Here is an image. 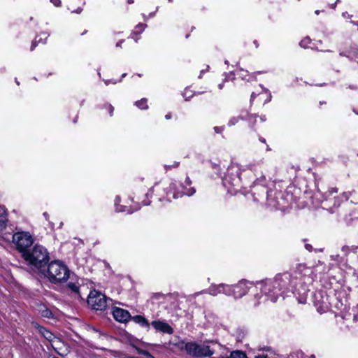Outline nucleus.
Returning a JSON list of instances; mask_svg holds the SVG:
<instances>
[{
    "label": "nucleus",
    "mask_w": 358,
    "mask_h": 358,
    "mask_svg": "<svg viewBox=\"0 0 358 358\" xmlns=\"http://www.w3.org/2000/svg\"><path fill=\"white\" fill-rule=\"evenodd\" d=\"M265 167L263 160L253 162L247 166V169L242 167L238 164H234L229 166L227 173L222 180L224 186L228 189V192L234 194L236 192V188L241 186V175L247 170L257 173Z\"/></svg>",
    "instance_id": "obj_1"
},
{
    "label": "nucleus",
    "mask_w": 358,
    "mask_h": 358,
    "mask_svg": "<svg viewBox=\"0 0 358 358\" xmlns=\"http://www.w3.org/2000/svg\"><path fill=\"white\" fill-rule=\"evenodd\" d=\"M290 275L288 273L279 275L274 279H268L257 283L262 292L271 301L275 302L282 295V289L288 288Z\"/></svg>",
    "instance_id": "obj_2"
},
{
    "label": "nucleus",
    "mask_w": 358,
    "mask_h": 358,
    "mask_svg": "<svg viewBox=\"0 0 358 358\" xmlns=\"http://www.w3.org/2000/svg\"><path fill=\"white\" fill-rule=\"evenodd\" d=\"M22 257L33 269L39 270L48 264L49 253L45 248L36 244L31 250L24 252Z\"/></svg>",
    "instance_id": "obj_3"
},
{
    "label": "nucleus",
    "mask_w": 358,
    "mask_h": 358,
    "mask_svg": "<svg viewBox=\"0 0 358 358\" xmlns=\"http://www.w3.org/2000/svg\"><path fill=\"white\" fill-rule=\"evenodd\" d=\"M266 181L265 176H262L257 178L252 187V194L255 200L260 201L262 198H265L267 201V205L273 208H280L279 202L276 201L275 198H273V191H268L265 185L262 184Z\"/></svg>",
    "instance_id": "obj_4"
},
{
    "label": "nucleus",
    "mask_w": 358,
    "mask_h": 358,
    "mask_svg": "<svg viewBox=\"0 0 358 358\" xmlns=\"http://www.w3.org/2000/svg\"><path fill=\"white\" fill-rule=\"evenodd\" d=\"M192 181L189 177H187L185 180V184H178L176 182H173L169 184L166 192L168 201L171 199H178L183 195L192 196L195 193V189L190 187Z\"/></svg>",
    "instance_id": "obj_5"
},
{
    "label": "nucleus",
    "mask_w": 358,
    "mask_h": 358,
    "mask_svg": "<svg viewBox=\"0 0 358 358\" xmlns=\"http://www.w3.org/2000/svg\"><path fill=\"white\" fill-rule=\"evenodd\" d=\"M70 271L68 267L59 261H53L48 266V278L52 282L66 281Z\"/></svg>",
    "instance_id": "obj_6"
},
{
    "label": "nucleus",
    "mask_w": 358,
    "mask_h": 358,
    "mask_svg": "<svg viewBox=\"0 0 358 358\" xmlns=\"http://www.w3.org/2000/svg\"><path fill=\"white\" fill-rule=\"evenodd\" d=\"M180 350H185L189 355L195 357H210L214 353V350L209 345L196 342L181 343Z\"/></svg>",
    "instance_id": "obj_7"
},
{
    "label": "nucleus",
    "mask_w": 358,
    "mask_h": 358,
    "mask_svg": "<svg viewBox=\"0 0 358 358\" xmlns=\"http://www.w3.org/2000/svg\"><path fill=\"white\" fill-rule=\"evenodd\" d=\"M13 241L22 255L24 252L29 251L27 248L33 244L34 238L29 232L20 231L13 234Z\"/></svg>",
    "instance_id": "obj_8"
},
{
    "label": "nucleus",
    "mask_w": 358,
    "mask_h": 358,
    "mask_svg": "<svg viewBox=\"0 0 358 358\" xmlns=\"http://www.w3.org/2000/svg\"><path fill=\"white\" fill-rule=\"evenodd\" d=\"M87 303L94 310H103L107 307V298L102 293L92 290L88 295Z\"/></svg>",
    "instance_id": "obj_9"
},
{
    "label": "nucleus",
    "mask_w": 358,
    "mask_h": 358,
    "mask_svg": "<svg viewBox=\"0 0 358 358\" xmlns=\"http://www.w3.org/2000/svg\"><path fill=\"white\" fill-rule=\"evenodd\" d=\"M253 287L252 282L242 280L237 284L234 285V297L235 299L241 298L245 295L250 288Z\"/></svg>",
    "instance_id": "obj_10"
},
{
    "label": "nucleus",
    "mask_w": 358,
    "mask_h": 358,
    "mask_svg": "<svg viewBox=\"0 0 358 358\" xmlns=\"http://www.w3.org/2000/svg\"><path fill=\"white\" fill-rule=\"evenodd\" d=\"M349 194L347 193L343 194L341 196L338 197H334L333 199H329L326 201L323 202V208H327L331 213H334L336 209L340 206L341 201L349 199Z\"/></svg>",
    "instance_id": "obj_11"
},
{
    "label": "nucleus",
    "mask_w": 358,
    "mask_h": 358,
    "mask_svg": "<svg viewBox=\"0 0 358 358\" xmlns=\"http://www.w3.org/2000/svg\"><path fill=\"white\" fill-rule=\"evenodd\" d=\"M112 313L114 319L119 322H127L131 318L129 312L121 308L114 307Z\"/></svg>",
    "instance_id": "obj_12"
},
{
    "label": "nucleus",
    "mask_w": 358,
    "mask_h": 358,
    "mask_svg": "<svg viewBox=\"0 0 358 358\" xmlns=\"http://www.w3.org/2000/svg\"><path fill=\"white\" fill-rule=\"evenodd\" d=\"M152 326L158 331L171 334L173 333V328L166 322L160 320H155L151 323Z\"/></svg>",
    "instance_id": "obj_13"
},
{
    "label": "nucleus",
    "mask_w": 358,
    "mask_h": 358,
    "mask_svg": "<svg viewBox=\"0 0 358 358\" xmlns=\"http://www.w3.org/2000/svg\"><path fill=\"white\" fill-rule=\"evenodd\" d=\"M222 289V284L215 285L213 284L211 285L208 289L203 290L200 292H196L193 294V296L195 298L197 296H199L200 294H209L213 296H217L219 294H221V289Z\"/></svg>",
    "instance_id": "obj_14"
},
{
    "label": "nucleus",
    "mask_w": 358,
    "mask_h": 358,
    "mask_svg": "<svg viewBox=\"0 0 358 358\" xmlns=\"http://www.w3.org/2000/svg\"><path fill=\"white\" fill-rule=\"evenodd\" d=\"M8 222V213L6 208L0 206V229H4Z\"/></svg>",
    "instance_id": "obj_15"
},
{
    "label": "nucleus",
    "mask_w": 358,
    "mask_h": 358,
    "mask_svg": "<svg viewBox=\"0 0 358 358\" xmlns=\"http://www.w3.org/2000/svg\"><path fill=\"white\" fill-rule=\"evenodd\" d=\"M120 202V196H117L115 199V210L117 212H127L128 213H132L134 210L127 208L125 206H120L119 203Z\"/></svg>",
    "instance_id": "obj_16"
},
{
    "label": "nucleus",
    "mask_w": 358,
    "mask_h": 358,
    "mask_svg": "<svg viewBox=\"0 0 358 358\" xmlns=\"http://www.w3.org/2000/svg\"><path fill=\"white\" fill-rule=\"evenodd\" d=\"M221 294H224L226 296H234V285H227L222 283Z\"/></svg>",
    "instance_id": "obj_17"
},
{
    "label": "nucleus",
    "mask_w": 358,
    "mask_h": 358,
    "mask_svg": "<svg viewBox=\"0 0 358 358\" xmlns=\"http://www.w3.org/2000/svg\"><path fill=\"white\" fill-rule=\"evenodd\" d=\"M133 321L139 324L143 327H149L148 321L141 315H136L132 318Z\"/></svg>",
    "instance_id": "obj_18"
},
{
    "label": "nucleus",
    "mask_w": 358,
    "mask_h": 358,
    "mask_svg": "<svg viewBox=\"0 0 358 358\" xmlns=\"http://www.w3.org/2000/svg\"><path fill=\"white\" fill-rule=\"evenodd\" d=\"M38 330L40 331V333H41L43 334V336L47 339V340H49V341H51L52 337H53V334L48 331L47 329H45L44 327H38Z\"/></svg>",
    "instance_id": "obj_19"
},
{
    "label": "nucleus",
    "mask_w": 358,
    "mask_h": 358,
    "mask_svg": "<svg viewBox=\"0 0 358 358\" xmlns=\"http://www.w3.org/2000/svg\"><path fill=\"white\" fill-rule=\"evenodd\" d=\"M135 105L141 110H146L148 108L146 99H142L135 102Z\"/></svg>",
    "instance_id": "obj_20"
},
{
    "label": "nucleus",
    "mask_w": 358,
    "mask_h": 358,
    "mask_svg": "<svg viewBox=\"0 0 358 358\" xmlns=\"http://www.w3.org/2000/svg\"><path fill=\"white\" fill-rule=\"evenodd\" d=\"M68 287L74 293L79 294V285L77 282H69Z\"/></svg>",
    "instance_id": "obj_21"
},
{
    "label": "nucleus",
    "mask_w": 358,
    "mask_h": 358,
    "mask_svg": "<svg viewBox=\"0 0 358 358\" xmlns=\"http://www.w3.org/2000/svg\"><path fill=\"white\" fill-rule=\"evenodd\" d=\"M358 250V247H354L352 246L351 248L348 246H343L342 248V251L344 252L346 255L350 252L352 251L353 252H356V250Z\"/></svg>",
    "instance_id": "obj_22"
},
{
    "label": "nucleus",
    "mask_w": 358,
    "mask_h": 358,
    "mask_svg": "<svg viewBox=\"0 0 358 358\" xmlns=\"http://www.w3.org/2000/svg\"><path fill=\"white\" fill-rule=\"evenodd\" d=\"M310 43V38L309 37H306L302 39L300 42V45L303 48H307L308 45Z\"/></svg>",
    "instance_id": "obj_23"
},
{
    "label": "nucleus",
    "mask_w": 358,
    "mask_h": 358,
    "mask_svg": "<svg viewBox=\"0 0 358 358\" xmlns=\"http://www.w3.org/2000/svg\"><path fill=\"white\" fill-rule=\"evenodd\" d=\"M315 306H317V311L320 313H322L326 311L327 309V306L324 304H319L317 303H315Z\"/></svg>",
    "instance_id": "obj_24"
},
{
    "label": "nucleus",
    "mask_w": 358,
    "mask_h": 358,
    "mask_svg": "<svg viewBox=\"0 0 358 358\" xmlns=\"http://www.w3.org/2000/svg\"><path fill=\"white\" fill-rule=\"evenodd\" d=\"M238 75L242 78V79H246L247 76H249L248 71H245L243 69H241L238 71Z\"/></svg>",
    "instance_id": "obj_25"
},
{
    "label": "nucleus",
    "mask_w": 358,
    "mask_h": 358,
    "mask_svg": "<svg viewBox=\"0 0 358 358\" xmlns=\"http://www.w3.org/2000/svg\"><path fill=\"white\" fill-rule=\"evenodd\" d=\"M182 96L185 98V101H187V100H189V99L190 97H192L193 96V94H192V92L189 90L185 89L182 94Z\"/></svg>",
    "instance_id": "obj_26"
},
{
    "label": "nucleus",
    "mask_w": 358,
    "mask_h": 358,
    "mask_svg": "<svg viewBox=\"0 0 358 358\" xmlns=\"http://www.w3.org/2000/svg\"><path fill=\"white\" fill-rule=\"evenodd\" d=\"M179 166V162H173L172 164L170 165H164V169L166 171L170 170L173 168H177Z\"/></svg>",
    "instance_id": "obj_27"
},
{
    "label": "nucleus",
    "mask_w": 358,
    "mask_h": 358,
    "mask_svg": "<svg viewBox=\"0 0 358 358\" xmlns=\"http://www.w3.org/2000/svg\"><path fill=\"white\" fill-rule=\"evenodd\" d=\"M44 34V36H45V39H44V41H42V38H39V39H38V41H34V43H32V44H31V50H33L34 49V48L36 47V43L37 42H38V43H39V42H42L43 43H45V41H46V39H47V38H48V36L46 35V34Z\"/></svg>",
    "instance_id": "obj_28"
},
{
    "label": "nucleus",
    "mask_w": 358,
    "mask_h": 358,
    "mask_svg": "<svg viewBox=\"0 0 358 358\" xmlns=\"http://www.w3.org/2000/svg\"><path fill=\"white\" fill-rule=\"evenodd\" d=\"M239 120V117H234L232 118H231L228 122V125L229 126H234L235 125Z\"/></svg>",
    "instance_id": "obj_29"
},
{
    "label": "nucleus",
    "mask_w": 358,
    "mask_h": 358,
    "mask_svg": "<svg viewBox=\"0 0 358 358\" xmlns=\"http://www.w3.org/2000/svg\"><path fill=\"white\" fill-rule=\"evenodd\" d=\"M139 354L143 355L148 358H155L149 352L143 350H138Z\"/></svg>",
    "instance_id": "obj_30"
},
{
    "label": "nucleus",
    "mask_w": 358,
    "mask_h": 358,
    "mask_svg": "<svg viewBox=\"0 0 358 358\" xmlns=\"http://www.w3.org/2000/svg\"><path fill=\"white\" fill-rule=\"evenodd\" d=\"M214 130L217 134H221L223 131L224 128L222 127H215Z\"/></svg>",
    "instance_id": "obj_31"
},
{
    "label": "nucleus",
    "mask_w": 358,
    "mask_h": 358,
    "mask_svg": "<svg viewBox=\"0 0 358 358\" xmlns=\"http://www.w3.org/2000/svg\"><path fill=\"white\" fill-rule=\"evenodd\" d=\"M50 2L54 4V6L59 7L61 6V0H50Z\"/></svg>",
    "instance_id": "obj_32"
},
{
    "label": "nucleus",
    "mask_w": 358,
    "mask_h": 358,
    "mask_svg": "<svg viewBox=\"0 0 358 358\" xmlns=\"http://www.w3.org/2000/svg\"><path fill=\"white\" fill-rule=\"evenodd\" d=\"M146 27V24H139L136 26V29H139L141 31H143Z\"/></svg>",
    "instance_id": "obj_33"
},
{
    "label": "nucleus",
    "mask_w": 358,
    "mask_h": 358,
    "mask_svg": "<svg viewBox=\"0 0 358 358\" xmlns=\"http://www.w3.org/2000/svg\"><path fill=\"white\" fill-rule=\"evenodd\" d=\"M106 109L109 112L110 115H112L113 113L114 108L111 105H108Z\"/></svg>",
    "instance_id": "obj_34"
},
{
    "label": "nucleus",
    "mask_w": 358,
    "mask_h": 358,
    "mask_svg": "<svg viewBox=\"0 0 358 358\" xmlns=\"http://www.w3.org/2000/svg\"><path fill=\"white\" fill-rule=\"evenodd\" d=\"M331 259H332V260H334V261H337V262H338V261L340 260V257H339V255H332V256H331Z\"/></svg>",
    "instance_id": "obj_35"
},
{
    "label": "nucleus",
    "mask_w": 358,
    "mask_h": 358,
    "mask_svg": "<svg viewBox=\"0 0 358 358\" xmlns=\"http://www.w3.org/2000/svg\"><path fill=\"white\" fill-rule=\"evenodd\" d=\"M104 83H105V84L106 85H108L110 83H113V84L117 83L116 81H112V80H106L104 81Z\"/></svg>",
    "instance_id": "obj_36"
},
{
    "label": "nucleus",
    "mask_w": 358,
    "mask_h": 358,
    "mask_svg": "<svg viewBox=\"0 0 358 358\" xmlns=\"http://www.w3.org/2000/svg\"><path fill=\"white\" fill-rule=\"evenodd\" d=\"M337 192V189H335V188H331L329 191V194L330 195H332L334 193H336Z\"/></svg>",
    "instance_id": "obj_37"
},
{
    "label": "nucleus",
    "mask_w": 358,
    "mask_h": 358,
    "mask_svg": "<svg viewBox=\"0 0 358 358\" xmlns=\"http://www.w3.org/2000/svg\"><path fill=\"white\" fill-rule=\"evenodd\" d=\"M181 343H185L183 341H180L178 343H173L175 346L178 347L180 349Z\"/></svg>",
    "instance_id": "obj_38"
},
{
    "label": "nucleus",
    "mask_w": 358,
    "mask_h": 358,
    "mask_svg": "<svg viewBox=\"0 0 358 358\" xmlns=\"http://www.w3.org/2000/svg\"><path fill=\"white\" fill-rule=\"evenodd\" d=\"M82 8H77L76 10H71L72 13H80L81 11H82Z\"/></svg>",
    "instance_id": "obj_39"
},
{
    "label": "nucleus",
    "mask_w": 358,
    "mask_h": 358,
    "mask_svg": "<svg viewBox=\"0 0 358 358\" xmlns=\"http://www.w3.org/2000/svg\"><path fill=\"white\" fill-rule=\"evenodd\" d=\"M306 248L308 250V251H311L312 250V246L309 244H306Z\"/></svg>",
    "instance_id": "obj_40"
},
{
    "label": "nucleus",
    "mask_w": 358,
    "mask_h": 358,
    "mask_svg": "<svg viewBox=\"0 0 358 358\" xmlns=\"http://www.w3.org/2000/svg\"><path fill=\"white\" fill-rule=\"evenodd\" d=\"M255 96H256L255 93L252 92L251 94V97H250V102H252L254 100Z\"/></svg>",
    "instance_id": "obj_41"
},
{
    "label": "nucleus",
    "mask_w": 358,
    "mask_h": 358,
    "mask_svg": "<svg viewBox=\"0 0 358 358\" xmlns=\"http://www.w3.org/2000/svg\"><path fill=\"white\" fill-rule=\"evenodd\" d=\"M162 296H163V294H159V293L155 294V297H156L157 299H159L160 297H162Z\"/></svg>",
    "instance_id": "obj_42"
},
{
    "label": "nucleus",
    "mask_w": 358,
    "mask_h": 358,
    "mask_svg": "<svg viewBox=\"0 0 358 358\" xmlns=\"http://www.w3.org/2000/svg\"><path fill=\"white\" fill-rule=\"evenodd\" d=\"M122 42H123V41H120L119 42H117L116 43V47H121Z\"/></svg>",
    "instance_id": "obj_43"
},
{
    "label": "nucleus",
    "mask_w": 358,
    "mask_h": 358,
    "mask_svg": "<svg viewBox=\"0 0 358 358\" xmlns=\"http://www.w3.org/2000/svg\"><path fill=\"white\" fill-rule=\"evenodd\" d=\"M127 1L130 4L134 3V0H127Z\"/></svg>",
    "instance_id": "obj_44"
},
{
    "label": "nucleus",
    "mask_w": 358,
    "mask_h": 358,
    "mask_svg": "<svg viewBox=\"0 0 358 358\" xmlns=\"http://www.w3.org/2000/svg\"><path fill=\"white\" fill-rule=\"evenodd\" d=\"M166 119H170L171 118V115L168 114L166 115Z\"/></svg>",
    "instance_id": "obj_45"
},
{
    "label": "nucleus",
    "mask_w": 358,
    "mask_h": 358,
    "mask_svg": "<svg viewBox=\"0 0 358 358\" xmlns=\"http://www.w3.org/2000/svg\"><path fill=\"white\" fill-rule=\"evenodd\" d=\"M43 215L45 217L46 219L48 218V215L47 213H44Z\"/></svg>",
    "instance_id": "obj_46"
},
{
    "label": "nucleus",
    "mask_w": 358,
    "mask_h": 358,
    "mask_svg": "<svg viewBox=\"0 0 358 358\" xmlns=\"http://www.w3.org/2000/svg\"><path fill=\"white\" fill-rule=\"evenodd\" d=\"M155 15V13H152L149 15L150 17H153Z\"/></svg>",
    "instance_id": "obj_47"
},
{
    "label": "nucleus",
    "mask_w": 358,
    "mask_h": 358,
    "mask_svg": "<svg viewBox=\"0 0 358 358\" xmlns=\"http://www.w3.org/2000/svg\"><path fill=\"white\" fill-rule=\"evenodd\" d=\"M218 87H219V88H220V89H222V87H223V85H222V84H220V85H218Z\"/></svg>",
    "instance_id": "obj_48"
},
{
    "label": "nucleus",
    "mask_w": 358,
    "mask_h": 358,
    "mask_svg": "<svg viewBox=\"0 0 358 358\" xmlns=\"http://www.w3.org/2000/svg\"><path fill=\"white\" fill-rule=\"evenodd\" d=\"M48 314L51 315V313H50L49 311H48V310H47V313H46L45 316L49 317V316H48Z\"/></svg>",
    "instance_id": "obj_49"
},
{
    "label": "nucleus",
    "mask_w": 358,
    "mask_h": 358,
    "mask_svg": "<svg viewBox=\"0 0 358 358\" xmlns=\"http://www.w3.org/2000/svg\"><path fill=\"white\" fill-rule=\"evenodd\" d=\"M255 358H266V357H264V356H257V357H256Z\"/></svg>",
    "instance_id": "obj_50"
},
{
    "label": "nucleus",
    "mask_w": 358,
    "mask_h": 358,
    "mask_svg": "<svg viewBox=\"0 0 358 358\" xmlns=\"http://www.w3.org/2000/svg\"><path fill=\"white\" fill-rule=\"evenodd\" d=\"M203 71H201V74H200V76H199V78H201V74L203 73Z\"/></svg>",
    "instance_id": "obj_51"
},
{
    "label": "nucleus",
    "mask_w": 358,
    "mask_h": 358,
    "mask_svg": "<svg viewBox=\"0 0 358 358\" xmlns=\"http://www.w3.org/2000/svg\"><path fill=\"white\" fill-rule=\"evenodd\" d=\"M315 14H316V15H318V14H319V13H320V11H319V10H315Z\"/></svg>",
    "instance_id": "obj_52"
},
{
    "label": "nucleus",
    "mask_w": 358,
    "mask_h": 358,
    "mask_svg": "<svg viewBox=\"0 0 358 358\" xmlns=\"http://www.w3.org/2000/svg\"><path fill=\"white\" fill-rule=\"evenodd\" d=\"M260 141H261L262 142H263V143H265V140H264V139H262V138H260Z\"/></svg>",
    "instance_id": "obj_53"
},
{
    "label": "nucleus",
    "mask_w": 358,
    "mask_h": 358,
    "mask_svg": "<svg viewBox=\"0 0 358 358\" xmlns=\"http://www.w3.org/2000/svg\"><path fill=\"white\" fill-rule=\"evenodd\" d=\"M125 76H126V73H123L122 76V78H124Z\"/></svg>",
    "instance_id": "obj_54"
},
{
    "label": "nucleus",
    "mask_w": 358,
    "mask_h": 358,
    "mask_svg": "<svg viewBox=\"0 0 358 358\" xmlns=\"http://www.w3.org/2000/svg\"><path fill=\"white\" fill-rule=\"evenodd\" d=\"M148 203H143V205H144V206H146V205H148Z\"/></svg>",
    "instance_id": "obj_55"
},
{
    "label": "nucleus",
    "mask_w": 358,
    "mask_h": 358,
    "mask_svg": "<svg viewBox=\"0 0 358 358\" xmlns=\"http://www.w3.org/2000/svg\"><path fill=\"white\" fill-rule=\"evenodd\" d=\"M169 1H171L172 0H168Z\"/></svg>",
    "instance_id": "obj_56"
},
{
    "label": "nucleus",
    "mask_w": 358,
    "mask_h": 358,
    "mask_svg": "<svg viewBox=\"0 0 358 358\" xmlns=\"http://www.w3.org/2000/svg\"><path fill=\"white\" fill-rule=\"evenodd\" d=\"M357 114H358V112H357Z\"/></svg>",
    "instance_id": "obj_57"
}]
</instances>
